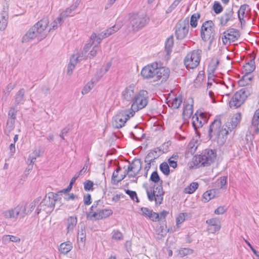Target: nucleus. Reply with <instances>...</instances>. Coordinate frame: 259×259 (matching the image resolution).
Wrapping results in <instances>:
<instances>
[{"instance_id":"f257e3e1","label":"nucleus","mask_w":259,"mask_h":259,"mask_svg":"<svg viewBox=\"0 0 259 259\" xmlns=\"http://www.w3.org/2000/svg\"><path fill=\"white\" fill-rule=\"evenodd\" d=\"M241 115L240 113L235 114L230 122L226 123V127L221 126V120L216 119L209 125L208 136L209 139L217 142L218 145L222 146L226 142L229 131L231 132L240 122Z\"/></svg>"},{"instance_id":"f03ea898","label":"nucleus","mask_w":259,"mask_h":259,"mask_svg":"<svg viewBox=\"0 0 259 259\" xmlns=\"http://www.w3.org/2000/svg\"><path fill=\"white\" fill-rule=\"evenodd\" d=\"M49 24V21L47 17L38 21L23 36L22 39V42H28L35 37H37L38 40L45 38L47 35L46 29Z\"/></svg>"},{"instance_id":"7ed1b4c3","label":"nucleus","mask_w":259,"mask_h":259,"mask_svg":"<svg viewBox=\"0 0 259 259\" xmlns=\"http://www.w3.org/2000/svg\"><path fill=\"white\" fill-rule=\"evenodd\" d=\"M150 180L154 183H157L160 182V185L153 187V190L146 189V193L148 199L150 201H155L156 204L160 205L162 203L164 192L162 186V181L160 180V177L157 171H153L150 178Z\"/></svg>"},{"instance_id":"20e7f679","label":"nucleus","mask_w":259,"mask_h":259,"mask_svg":"<svg viewBox=\"0 0 259 259\" xmlns=\"http://www.w3.org/2000/svg\"><path fill=\"white\" fill-rule=\"evenodd\" d=\"M36 202H31L29 205V209L26 210V206L23 204H19L16 207L13 209L4 211L3 215L6 219H14L20 216L21 218H23L26 214L31 212L34 208L36 205Z\"/></svg>"},{"instance_id":"39448f33","label":"nucleus","mask_w":259,"mask_h":259,"mask_svg":"<svg viewBox=\"0 0 259 259\" xmlns=\"http://www.w3.org/2000/svg\"><path fill=\"white\" fill-rule=\"evenodd\" d=\"M128 21L129 31L136 32L146 26L148 22V19L144 14L130 13Z\"/></svg>"},{"instance_id":"423d86ee","label":"nucleus","mask_w":259,"mask_h":259,"mask_svg":"<svg viewBox=\"0 0 259 259\" xmlns=\"http://www.w3.org/2000/svg\"><path fill=\"white\" fill-rule=\"evenodd\" d=\"M58 194L53 192L48 193L37 207L36 212L39 214L41 211H45L47 213H51L54 209L56 202L58 200Z\"/></svg>"},{"instance_id":"0eeeda50","label":"nucleus","mask_w":259,"mask_h":259,"mask_svg":"<svg viewBox=\"0 0 259 259\" xmlns=\"http://www.w3.org/2000/svg\"><path fill=\"white\" fill-rule=\"evenodd\" d=\"M135 111L133 109H125L119 111L113 117L112 125L114 128H120L123 127L126 121L131 117H133Z\"/></svg>"},{"instance_id":"6e6552de","label":"nucleus","mask_w":259,"mask_h":259,"mask_svg":"<svg viewBox=\"0 0 259 259\" xmlns=\"http://www.w3.org/2000/svg\"><path fill=\"white\" fill-rule=\"evenodd\" d=\"M217 157L215 150L206 149L196 157V161L201 165L207 166L213 163Z\"/></svg>"},{"instance_id":"1a4fd4ad","label":"nucleus","mask_w":259,"mask_h":259,"mask_svg":"<svg viewBox=\"0 0 259 259\" xmlns=\"http://www.w3.org/2000/svg\"><path fill=\"white\" fill-rule=\"evenodd\" d=\"M215 25L211 20L204 22L201 28L200 35L204 41L210 40L211 42L214 39Z\"/></svg>"},{"instance_id":"9d476101","label":"nucleus","mask_w":259,"mask_h":259,"mask_svg":"<svg viewBox=\"0 0 259 259\" xmlns=\"http://www.w3.org/2000/svg\"><path fill=\"white\" fill-rule=\"evenodd\" d=\"M249 89L244 88L236 92L232 96L229 104L231 108H237L239 107L250 95Z\"/></svg>"},{"instance_id":"9b49d317","label":"nucleus","mask_w":259,"mask_h":259,"mask_svg":"<svg viewBox=\"0 0 259 259\" xmlns=\"http://www.w3.org/2000/svg\"><path fill=\"white\" fill-rule=\"evenodd\" d=\"M201 57V51L193 50L187 54L184 60L187 68L194 69L199 64Z\"/></svg>"},{"instance_id":"f8f14e48","label":"nucleus","mask_w":259,"mask_h":259,"mask_svg":"<svg viewBox=\"0 0 259 259\" xmlns=\"http://www.w3.org/2000/svg\"><path fill=\"white\" fill-rule=\"evenodd\" d=\"M148 98V93L146 91H140L136 94L130 109L136 111L144 108L147 105Z\"/></svg>"},{"instance_id":"ddd939ff","label":"nucleus","mask_w":259,"mask_h":259,"mask_svg":"<svg viewBox=\"0 0 259 259\" xmlns=\"http://www.w3.org/2000/svg\"><path fill=\"white\" fill-rule=\"evenodd\" d=\"M189 20H180L175 26V35L178 39H183L186 37L189 31Z\"/></svg>"},{"instance_id":"4468645a","label":"nucleus","mask_w":259,"mask_h":259,"mask_svg":"<svg viewBox=\"0 0 259 259\" xmlns=\"http://www.w3.org/2000/svg\"><path fill=\"white\" fill-rule=\"evenodd\" d=\"M239 37L240 33L237 29L230 28L223 33L221 38L223 44L226 45L237 40Z\"/></svg>"},{"instance_id":"2eb2a0df","label":"nucleus","mask_w":259,"mask_h":259,"mask_svg":"<svg viewBox=\"0 0 259 259\" xmlns=\"http://www.w3.org/2000/svg\"><path fill=\"white\" fill-rule=\"evenodd\" d=\"M197 111L192 117V125L196 132L208 120V117L205 113L200 112L199 115Z\"/></svg>"},{"instance_id":"dca6fc26","label":"nucleus","mask_w":259,"mask_h":259,"mask_svg":"<svg viewBox=\"0 0 259 259\" xmlns=\"http://www.w3.org/2000/svg\"><path fill=\"white\" fill-rule=\"evenodd\" d=\"M170 70L169 68L165 67H158V65L155 73V79L154 81L160 80V82L166 81L169 76Z\"/></svg>"},{"instance_id":"f3484780","label":"nucleus","mask_w":259,"mask_h":259,"mask_svg":"<svg viewBox=\"0 0 259 259\" xmlns=\"http://www.w3.org/2000/svg\"><path fill=\"white\" fill-rule=\"evenodd\" d=\"M157 63H154L144 67L141 70V74L144 78L155 79Z\"/></svg>"},{"instance_id":"a211bd4d","label":"nucleus","mask_w":259,"mask_h":259,"mask_svg":"<svg viewBox=\"0 0 259 259\" xmlns=\"http://www.w3.org/2000/svg\"><path fill=\"white\" fill-rule=\"evenodd\" d=\"M80 0H76L69 8H67L65 11H63L57 18L60 25L64 22V20L68 16H71V13L74 11L80 4Z\"/></svg>"},{"instance_id":"6ab92c4d","label":"nucleus","mask_w":259,"mask_h":259,"mask_svg":"<svg viewBox=\"0 0 259 259\" xmlns=\"http://www.w3.org/2000/svg\"><path fill=\"white\" fill-rule=\"evenodd\" d=\"M142 161L140 159L135 158L133 162L128 166V170L131 172L128 175L130 178L136 177L142 168Z\"/></svg>"},{"instance_id":"aec40b11","label":"nucleus","mask_w":259,"mask_h":259,"mask_svg":"<svg viewBox=\"0 0 259 259\" xmlns=\"http://www.w3.org/2000/svg\"><path fill=\"white\" fill-rule=\"evenodd\" d=\"M112 212V210L110 209H100L98 212H94L91 218H94L96 220L104 219L111 215Z\"/></svg>"},{"instance_id":"412c9836","label":"nucleus","mask_w":259,"mask_h":259,"mask_svg":"<svg viewBox=\"0 0 259 259\" xmlns=\"http://www.w3.org/2000/svg\"><path fill=\"white\" fill-rule=\"evenodd\" d=\"M233 15L234 11L232 9L227 10L221 17L219 18L220 25L221 26H226L229 21H233L234 19Z\"/></svg>"},{"instance_id":"4be33fe9","label":"nucleus","mask_w":259,"mask_h":259,"mask_svg":"<svg viewBox=\"0 0 259 259\" xmlns=\"http://www.w3.org/2000/svg\"><path fill=\"white\" fill-rule=\"evenodd\" d=\"M141 210L144 217L148 218L153 222H158L159 213L154 212L147 207H142Z\"/></svg>"},{"instance_id":"5701e85b","label":"nucleus","mask_w":259,"mask_h":259,"mask_svg":"<svg viewBox=\"0 0 259 259\" xmlns=\"http://www.w3.org/2000/svg\"><path fill=\"white\" fill-rule=\"evenodd\" d=\"M9 18L8 7H4L1 13L0 19V30H4L6 29Z\"/></svg>"},{"instance_id":"b1692460","label":"nucleus","mask_w":259,"mask_h":259,"mask_svg":"<svg viewBox=\"0 0 259 259\" xmlns=\"http://www.w3.org/2000/svg\"><path fill=\"white\" fill-rule=\"evenodd\" d=\"M122 97L126 101H134V98L136 94L134 92V87L130 85L127 87L122 93Z\"/></svg>"},{"instance_id":"393cba45","label":"nucleus","mask_w":259,"mask_h":259,"mask_svg":"<svg viewBox=\"0 0 259 259\" xmlns=\"http://www.w3.org/2000/svg\"><path fill=\"white\" fill-rule=\"evenodd\" d=\"M77 223V219L76 216H71L66 220L67 233L72 231L75 228Z\"/></svg>"},{"instance_id":"a878e982","label":"nucleus","mask_w":259,"mask_h":259,"mask_svg":"<svg viewBox=\"0 0 259 259\" xmlns=\"http://www.w3.org/2000/svg\"><path fill=\"white\" fill-rule=\"evenodd\" d=\"M92 47V44H86L83 49V50L79 53L78 56L74 55V59H77V62L80 61L83 59L88 58V52Z\"/></svg>"},{"instance_id":"bb28decb","label":"nucleus","mask_w":259,"mask_h":259,"mask_svg":"<svg viewBox=\"0 0 259 259\" xmlns=\"http://www.w3.org/2000/svg\"><path fill=\"white\" fill-rule=\"evenodd\" d=\"M21 241V239L17 236L4 235L2 238V242L3 244L7 245L10 242L14 243H19Z\"/></svg>"},{"instance_id":"cd10ccee","label":"nucleus","mask_w":259,"mask_h":259,"mask_svg":"<svg viewBox=\"0 0 259 259\" xmlns=\"http://www.w3.org/2000/svg\"><path fill=\"white\" fill-rule=\"evenodd\" d=\"M255 58V56H254L252 59L250 60L249 62L246 63L243 66V70H244V73L250 74L251 72H252L255 70V62H254Z\"/></svg>"},{"instance_id":"c85d7f7f","label":"nucleus","mask_w":259,"mask_h":259,"mask_svg":"<svg viewBox=\"0 0 259 259\" xmlns=\"http://www.w3.org/2000/svg\"><path fill=\"white\" fill-rule=\"evenodd\" d=\"M25 93L24 89H21L16 94L15 96V105L17 106L19 104H23L25 102L24 95Z\"/></svg>"},{"instance_id":"c756f323","label":"nucleus","mask_w":259,"mask_h":259,"mask_svg":"<svg viewBox=\"0 0 259 259\" xmlns=\"http://www.w3.org/2000/svg\"><path fill=\"white\" fill-rule=\"evenodd\" d=\"M72 242L68 241L60 245L59 250L62 253L66 254L72 249Z\"/></svg>"},{"instance_id":"7c9ffc66","label":"nucleus","mask_w":259,"mask_h":259,"mask_svg":"<svg viewBox=\"0 0 259 259\" xmlns=\"http://www.w3.org/2000/svg\"><path fill=\"white\" fill-rule=\"evenodd\" d=\"M182 103V97L179 95L175 97L171 101H169L168 105L169 107L174 109H178Z\"/></svg>"},{"instance_id":"2f4dec72","label":"nucleus","mask_w":259,"mask_h":259,"mask_svg":"<svg viewBox=\"0 0 259 259\" xmlns=\"http://www.w3.org/2000/svg\"><path fill=\"white\" fill-rule=\"evenodd\" d=\"M252 79V76L250 75V74L245 73L238 81V83L240 86L244 87L250 84Z\"/></svg>"},{"instance_id":"473e14b6","label":"nucleus","mask_w":259,"mask_h":259,"mask_svg":"<svg viewBox=\"0 0 259 259\" xmlns=\"http://www.w3.org/2000/svg\"><path fill=\"white\" fill-rule=\"evenodd\" d=\"M174 45V37L170 36L166 40L165 44V50L167 55H169L172 51Z\"/></svg>"},{"instance_id":"72a5a7b5","label":"nucleus","mask_w":259,"mask_h":259,"mask_svg":"<svg viewBox=\"0 0 259 259\" xmlns=\"http://www.w3.org/2000/svg\"><path fill=\"white\" fill-rule=\"evenodd\" d=\"M249 6L247 4H244L240 6L239 10L238 11V17L240 22L242 23L243 22H245L244 18L245 16V11Z\"/></svg>"},{"instance_id":"f704fd0d","label":"nucleus","mask_w":259,"mask_h":259,"mask_svg":"<svg viewBox=\"0 0 259 259\" xmlns=\"http://www.w3.org/2000/svg\"><path fill=\"white\" fill-rule=\"evenodd\" d=\"M77 59H74V55H73L70 59L69 63L67 66V73L68 75H70L72 74L73 69L75 68V65L77 63L76 61Z\"/></svg>"},{"instance_id":"c9c22d12","label":"nucleus","mask_w":259,"mask_h":259,"mask_svg":"<svg viewBox=\"0 0 259 259\" xmlns=\"http://www.w3.org/2000/svg\"><path fill=\"white\" fill-rule=\"evenodd\" d=\"M101 203V200H99L97 201H96L94 202L93 204L92 205L90 209V211L89 213L87 214L88 217H90L91 215L93 214L94 212L95 211H98L100 209L101 207V205H100V203Z\"/></svg>"},{"instance_id":"e433bc0d","label":"nucleus","mask_w":259,"mask_h":259,"mask_svg":"<svg viewBox=\"0 0 259 259\" xmlns=\"http://www.w3.org/2000/svg\"><path fill=\"white\" fill-rule=\"evenodd\" d=\"M215 190L211 189L205 192L203 195V201L204 202H208L215 196Z\"/></svg>"},{"instance_id":"4c0bfd02","label":"nucleus","mask_w":259,"mask_h":259,"mask_svg":"<svg viewBox=\"0 0 259 259\" xmlns=\"http://www.w3.org/2000/svg\"><path fill=\"white\" fill-rule=\"evenodd\" d=\"M198 184L197 182H193L187 186L184 189V192L187 194H192L194 193L198 188Z\"/></svg>"},{"instance_id":"58836bf2","label":"nucleus","mask_w":259,"mask_h":259,"mask_svg":"<svg viewBox=\"0 0 259 259\" xmlns=\"http://www.w3.org/2000/svg\"><path fill=\"white\" fill-rule=\"evenodd\" d=\"M120 28V26L119 25H114L104 31L105 35L104 36L107 37L117 31Z\"/></svg>"},{"instance_id":"ea45409f","label":"nucleus","mask_w":259,"mask_h":259,"mask_svg":"<svg viewBox=\"0 0 259 259\" xmlns=\"http://www.w3.org/2000/svg\"><path fill=\"white\" fill-rule=\"evenodd\" d=\"M206 223L209 225L208 227L215 226V230L214 231H219L221 228V226L219 225V221L215 218L207 220Z\"/></svg>"},{"instance_id":"a19ab883","label":"nucleus","mask_w":259,"mask_h":259,"mask_svg":"<svg viewBox=\"0 0 259 259\" xmlns=\"http://www.w3.org/2000/svg\"><path fill=\"white\" fill-rule=\"evenodd\" d=\"M15 120L8 119L7 125L5 129V133L9 134L14 128Z\"/></svg>"},{"instance_id":"79ce46f5","label":"nucleus","mask_w":259,"mask_h":259,"mask_svg":"<svg viewBox=\"0 0 259 259\" xmlns=\"http://www.w3.org/2000/svg\"><path fill=\"white\" fill-rule=\"evenodd\" d=\"M77 241L81 242L83 245L86 240V233L84 229L81 228L80 230H78L77 236Z\"/></svg>"},{"instance_id":"37998d69","label":"nucleus","mask_w":259,"mask_h":259,"mask_svg":"<svg viewBox=\"0 0 259 259\" xmlns=\"http://www.w3.org/2000/svg\"><path fill=\"white\" fill-rule=\"evenodd\" d=\"M200 17V15L198 13H194L191 16L190 24L191 27L195 28L197 26V21Z\"/></svg>"},{"instance_id":"c03bdc74","label":"nucleus","mask_w":259,"mask_h":259,"mask_svg":"<svg viewBox=\"0 0 259 259\" xmlns=\"http://www.w3.org/2000/svg\"><path fill=\"white\" fill-rule=\"evenodd\" d=\"M193 113V107L192 105L187 104L184 107L183 114L187 117H190Z\"/></svg>"},{"instance_id":"a18cd8bd","label":"nucleus","mask_w":259,"mask_h":259,"mask_svg":"<svg viewBox=\"0 0 259 259\" xmlns=\"http://www.w3.org/2000/svg\"><path fill=\"white\" fill-rule=\"evenodd\" d=\"M151 155H152V154L150 153L148 155H147L145 158V162L146 163V164L144 167V170H145V174L144 176L146 177L147 176L148 171L151 167V162H152L151 160H149V158L151 157H153V156Z\"/></svg>"},{"instance_id":"49530a36","label":"nucleus","mask_w":259,"mask_h":259,"mask_svg":"<svg viewBox=\"0 0 259 259\" xmlns=\"http://www.w3.org/2000/svg\"><path fill=\"white\" fill-rule=\"evenodd\" d=\"M17 112L18 109L17 106H14L11 107L8 112V118L15 120Z\"/></svg>"},{"instance_id":"de8ad7c7","label":"nucleus","mask_w":259,"mask_h":259,"mask_svg":"<svg viewBox=\"0 0 259 259\" xmlns=\"http://www.w3.org/2000/svg\"><path fill=\"white\" fill-rule=\"evenodd\" d=\"M121 170V167L117 166L116 170L113 172L112 176V181L114 184H116L119 182H117L119 180V178L120 177L118 176V172Z\"/></svg>"},{"instance_id":"09e8293b","label":"nucleus","mask_w":259,"mask_h":259,"mask_svg":"<svg viewBox=\"0 0 259 259\" xmlns=\"http://www.w3.org/2000/svg\"><path fill=\"white\" fill-rule=\"evenodd\" d=\"M159 168L160 170L166 176H168L169 174V167L168 164L165 162H162L160 164Z\"/></svg>"},{"instance_id":"8fccbe9b","label":"nucleus","mask_w":259,"mask_h":259,"mask_svg":"<svg viewBox=\"0 0 259 259\" xmlns=\"http://www.w3.org/2000/svg\"><path fill=\"white\" fill-rule=\"evenodd\" d=\"M252 125L254 126H259V108L256 110L252 119Z\"/></svg>"},{"instance_id":"3c124183","label":"nucleus","mask_w":259,"mask_h":259,"mask_svg":"<svg viewBox=\"0 0 259 259\" xmlns=\"http://www.w3.org/2000/svg\"><path fill=\"white\" fill-rule=\"evenodd\" d=\"M102 39L98 37L96 33H93L90 37V42L88 44H92V46L93 44L96 42L97 44H99L101 42Z\"/></svg>"},{"instance_id":"603ef678","label":"nucleus","mask_w":259,"mask_h":259,"mask_svg":"<svg viewBox=\"0 0 259 259\" xmlns=\"http://www.w3.org/2000/svg\"><path fill=\"white\" fill-rule=\"evenodd\" d=\"M94 183L91 180H87L83 183L84 189L86 191H93L94 190Z\"/></svg>"},{"instance_id":"864d4df0","label":"nucleus","mask_w":259,"mask_h":259,"mask_svg":"<svg viewBox=\"0 0 259 259\" xmlns=\"http://www.w3.org/2000/svg\"><path fill=\"white\" fill-rule=\"evenodd\" d=\"M112 238L116 240H120L123 239L122 234L118 230H114L112 233Z\"/></svg>"},{"instance_id":"5fc2aeb1","label":"nucleus","mask_w":259,"mask_h":259,"mask_svg":"<svg viewBox=\"0 0 259 259\" xmlns=\"http://www.w3.org/2000/svg\"><path fill=\"white\" fill-rule=\"evenodd\" d=\"M94 87V83L92 81L89 82L82 90V94H88Z\"/></svg>"},{"instance_id":"6e6d98bb","label":"nucleus","mask_w":259,"mask_h":259,"mask_svg":"<svg viewBox=\"0 0 259 259\" xmlns=\"http://www.w3.org/2000/svg\"><path fill=\"white\" fill-rule=\"evenodd\" d=\"M193 250L190 248H183L179 250V254L181 256H185L188 254H192Z\"/></svg>"},{"instance_id":"4d7b16f0","label":"nucleus","mask_w":259,"mask_h":259,"mask_svg":"<svg viewBox=\"0 0 259 259\" xmlns=\"http://www.w3.org/2000/svg\"><path fill=\"white\" fill-rule=\"evenodd\" d=\"M125 192L126 194L128 195L133 200H134L135 198L136 199V202H139V200L137 197V193L135 191L130 190H125Z\"/></svg>"},{"instance_id":"13d9d810","label":"nucleus","mask_w":259,"mask_h":259,"mask_svg":"<svg viewBox=\"0 0 259 259\" xmlns=\"http://www.w3.org/2000/svg\"><path fill=\"white\" fill-rule=\"evenodd\" d=\"M161 149L159 147L155 148L153 150L150 151L148 153L147 155H148L150 153L152 154V156H153V157H150L149 160H151V161L153 162V160H154L156 158H157L159 155L157 154V152L158 151H160Z\"/></svg>"},{"instance_id":"bf43d9fd","label":"nucleus","mask_w":259,"mask_h":259,"mask_svg":"<svg viewBox=\"0 0 259 259\" xmlns=\"http://www.w3.org/2000/svg\"><path fill=\"white\" fill-rule=\"evenodd\" d=\"M213 8L214 13L217 14L220 13L223 11L222 6L218 2L214 3Z\"/></svg>"},{"instance_id":"052dcab7","label":"nucleus","mask_w":259,"mask_h":259,"mask_svg":"<svg viewBox=\"0 0 259 259\" xmlns=\"http://www.w3.org/2000/svg\"><path fill=\"white\" fill-rule=\"evenodd\" d=\"M97 49L98 46L97 45H95L93 48L92 50L88 54V58H92L94 57H95L97 52Z\"/></svg>"},{"instance_id":"680f3d73","label":"nucleus","mask_w":259,"mask_h":259,"mask_svg":"<svg viewBox=\"0 0 259 259\" xmlns=\"http://www.w3.org/2000/svg\"><path fill=\"white\" fill-rule=\"evenodd\" d=\"M204 79V72L203 71H201L199 72L196 79L195 83L197 82H201Z\"/></svg>"},{"instance_id":"e2e57ef3","label":"nucleus","mask_w":259,"mask_h":259,"mask_svg":"<svg viewBox=\"0 0 259 259\" xmlns=\"http://www.w3.org/2000/svg\"><path fill=\"white\" fill-rule=\"evenodd\" d=\"M83 202L85 205H88L91 204V195L90 194H87L84 195Z\"/></svg>"},{"instance_id":"0e129e2a","label":"nucleus","mask_w":259,"mask_h":259,"mask_svg":"<svg viewBox=\"0 0 259 259\" xmlns=\"http://www.w3.org/2000/svg\"><path fill=\"white\" fill-rule=\"evenodd\" d=\"M226 211V209L223 206L218 207L215 210L214 213L217 214H222Z\"/></svg>"},{"instance_id":"69168bd1","label":"nucleus","mask_w":259,"mask_h":259,"mask_svg":"<svg viewBox=\"0 0 259 259\" xmlns=\"http://www.w3.org/2000/svg\"><path fill=\"white\" fill-rule=\"evenodd\" d=\"M219 186L221 188H222L223 186H224L227 183V177H221L219 180Z\"/></svg>"},{"instance_id":"338daca9","label":"nucleus","mask_w":259,"mask_h":259,"mask_svg":"<svg viewBox=\"0 0 259 259\" xmlns=\"http://www.w3.org/2000/svg\"><path fill=\"white\" fill-rule=\"evenodd\" d=\"M58 24L60 25L58 21H57V18L51 23V27L48 31L47 30V33L48 32H49L51 29L55 30V29H57L58 26Z\"/></svg>"},{"instance_id":"774afa93","label":"nucleus","mask_w":259,"mask_h":259,"mask_svg":"<svg viewBox=\"0 0 259 259\" xmlns=\"http://www.w3.org/2000/svg\"><path fill=\"white\" fill-rule=\"evenodd\" d=\"M173 158H174V156H171L168 159V163H169L170 166L175 168H176L177 167V162L176 161H175L174 160H172V159Z\"/></svg>"}]
</instances>
